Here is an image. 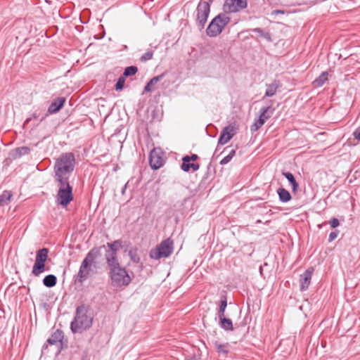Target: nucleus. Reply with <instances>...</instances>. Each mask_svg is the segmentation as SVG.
Here are the masks:
<instances>
[{
  "label": "nucleus",
  "instance_id": "f257e3e1",
  "mask_svg": "<svg viewBox=\"0 0 360 360\" xmlns=\"http://www.w3.org/2000/svg\"><path fill=\"white\" fill-rule=\"evenodd\" d=\"M75 160L71 153L63 154L56 162L55 176L57 181H68L74 169Z\"/></svg>",
  "mask_w": 360,
  "mask_h": 360
},
{
  "label": "nucleus",
  "instance_id": "f03ea898",
  "mask_svg": "<svg viewBox=\"0 0 360 360\" xmlns=\"http://www.w3.org/2000/svg\"><path fill=\"white\" fill-rule=\"evenodd\" d=\"M92 322V318L84 307L77 309V314L74 321L71 323V329L74 333L81 332L89 328Z\"/></svg>",
  "mask_w": 360,
  "mask_h": 360
},
{
  "label": "nucleus",
  "instance_id": "7ed1b4c3",
  "mask_svg": "<svg viewBox=\"0 0 360 360\" xmlns=\"http://www.w3.org/2000/svg\"><path fill=\"white\" fill-rule=\"evenodd\" d=\"M58 183V191L56 200L58 204L66 207L72 200V187L68 181H57Z\"/></svg>",
  "mask_w": 360,
  "mask_h": 360
},
{
  "label": "nucleus",
  "instance_id": "20e7f679",
  "mask_svg": "<svg viewBox=\"0 0 360 360\" xmlns=\"http://www.w3.org/2000/svg\"><path fill=\"white\" fill-rule=\"evenodd\" d=\"M173 248V240L170 238H167L150 251V257L155 259H159L162 257H167L172 253Z\"/></svg>",
  "mask_w": 360,
  "mask_h": 360
},
{
  "label": "nucleus",
  "instance_id": "39448f33",
  "mask_svg": "<svg viewBox=\"0 0 360 360\" xmlns=\"http://www.w3.org/2000/svg\"><path fill=\"white\" fill-rule=\"evenodd\" d=\"M110 276L112 284L116 286L127 285L131 281L126 270L120 265L110 268Z\"/></svg>",
  "mask_w": 360,
  "mask_h": 360
},
{
  "label": "nucleus",
  "instance_id": "423d86ee",
  "mask_svg": "<svg viewBox=\"0 0 360 360\" xmlns=\"http://www.w3.org/2000/svg\"><path fill=\"white\" fill-rule=\"evenodd\" d=\"M229 22V17L224 15H217L212 20L207 27L206 30L207 35L212 37L219 35Z\"/></svg>",
  "mask_w": 360,
  "mask_h": 360
},
{
  "label": "nucleus",
  "instance_id": "0eeeda50",
  "mask_svg": "<svg viewBox=\"0 0 360 360\" xmlns=\"http://www.w3.org/2000/svg\"><path fill=\"white\" fill-rule=\"evenodd\" d=\"M49 250L47 248L40 249L37 252L35 262L32 273L36 276H39L46 270L45 263L48 259Z\"/></svg>",
  "mask_w": 360,
  "mask_h": 360
},
{
  "label": "nucleus",
  "instance_id": "6e6552de",
  "mask_svg": "<svg viewBox=\"0 0 360 360\" xmlns=\"http://www.w3.org/2000/svg\"><path fill=\"white\" fill-rule=\"evenodd\" d=\"M95 258L96 254L94 253L93 251H91L83 260L78 273V279L80 282H82L88 278Z\"/></svg>",
  "mask_w": 360,
  "mask_h": 360
},
{
  "label": "nucleus",
  "instance_id": "1a4fd4ad",
  "mask_svg": "<svg viewBox=\"0 0 360 360\" xmlns=\"http://www.w3.org/2000/svg\"><path fill=\"white\" fill-rule=\"evenodd\" d=\"M248 0H225L224 9L226 12H238L247 7Z\"/></svg>",
  "mask_w": 360,
  "mask_h": 360
},
{
  "label": "nucleus",
  "instance_id": "9d476101",
  "mask_svg": "<svg viewBox=\"0 0 360 360\" xmlns=\"http://www.w3.org/2000/svg\"><path fill=\"white\" fill-rule=\"evenodd\" d=\"M164 160L161 153L156 149H153L150 155V165L154 169H158L163 165Z\"/></svg>",
  "mask_w": 360,
  "mask_h": 360
},
{
  "label": "nucleus",
  "instance_id": "9b49d317",
  "mask_svg": "<svg viewBox=\"0 0 360 360\" xmlns=\"http://www.w3.org/2000/svg\"><path fill=\"white\" fill-rule=\"evenodd\" d=\"M236 134V127L234 126H228L226 127L221 131L219 139V143L221 145H224L228 143L235 135Z\"/></svg>",
  "mask_w": 360,
  "mask_h": 360
},
{
  "label": "nucleus",
  "instance_id": "f8f14e48",
  "mask_svg": "<svg viewBox=\"0 0 360 360\" xmlns=\"http://www.w3.org/2000/svg\"><path fill=\"white\" fill-rule=\"evenodd\" d=\"M198 18L200 22H205L207 20L210 13V4L205 1H201L198 5Z\"/></svg>",
  "mask_w": 360,
  "mask_h": 360
},
{
  "label": "nucleus",
  "instance_id": "ddd939ff",
  "mask_svg": "<svg viewBox=\"0 0 360 360\" xmlns=\"http://www.w3.org/2000/svg\"><path fill=\"white\" fill-rule=\"evenodd\" d=\"M313 271H314L313 269H309L306 270L300 276V282L301 289L302 290H304L308 288V287L310 284V282H311Z\"/></svg>",
  "mask_w": 360,
  "mask_h": 360
},
{
  "label": "nucleus",
  "instance_id": "4468645a",
  "mask_svg": "<svg viewBox=\"0 0 360 360\" xmlns=\"http://www.w3.org/2000/svg\"><path fill=\"white\" fill-rule=\"evenodd\" d=\"M200 166L198 164L191 163L188 161V155L184 156L182 159V164L181 168L184 172H188L190 169L193 171H197L199 169Z\"/></svg>",
  "mask_w": 360,
  "mask_h": 360
},
{
  "label": "nucleus",
  "instance_id": "2eb2a0df",
  "mask_svg": "<svg viewBox=\"0 0 360 360\" xmlns=\"http://www.w3.org/2000/svg\"><path fill=\"white\" fill-rule=\"evenodd\" d=\"M65 100L64 98H58L56 101L53 102L49 108V112L55 113L58 112L63 105Z\"/></svg>",
  "mask_w": 360,
  "mask_h": 360
},
{
  "label": "nucleus",
  "instance_id": "dca6fc26",
  "mask_svg": "<svg viewBox=\"0 0 360 360\" xmlns=\"http://www.w3.org/2000/svg\"><path fill=\"white\" fill-rule=\"evenodd\" d=\"M216 350L219 356H226L229 352V345L216 342L214 343Z\"/></svg>",
  "mask_w": 360,
  "mask_h": 360
},
{
  "label": "nucleus",
  "instance_id": "f3484780",
  "mask_svg": "<svg viewBox=\"0 0 360 360\" xmlns=\"http://www.w3.org/2000/svg\"><path fill=\"white\" fill-rule=\"evenodd\" d=\"M163 77V74L159 76L155 77L152 78L150 82L146 84L144 88L146 91H152L154 90V86L160 81L161 78Z\"/></svg>",
  "mask_w": 360,
  "mask_h": 360
},
{
  "label": "nucleus",
  "instance_id": "a211bd4d",
  "mask_svg": "<svg viewBox=\"0 0 360 360\" xmlns=\"http://www.w3.org/2000/svg\"><path fill=\"white\" fill-rule=\"evenodd\" d=\"M106 259L110 268L115 265H119L117 262L116 252H108L106 254Z\"/></svg>",
  "mask_w": 360,
  "mask_h": 360
},
{
  "label": "nucleus",
  "instance_id": "6ab92c4d",
  "mask_svg": "<svg viewBox=\"0 0 360 360\" xmlns=\"http://www.w3.org/2000/svg\"><path fill=\"white\" fill-rule=\"evenodd\" d=\"M12 196L13 195L10 191H4L3 193L0 195V205L4 206L8 204L12 198Z\"/></svg>",
  "mask_w": 360,
  "mask_h": 360
},
{
  "label": "nucleus",
  "instance_id": "aec40b11",
  "mask_svg": "<svg viewBox=\"0 0 360 360\" xmlns=\"http://www.w3.org/2000/svg\"><path fill=\"white\" fill-rule=\"evenodd\" d=\"M279 198L282 202H286L291 199L290 193L285 188H281L278 190Z\"/></svg>",
  "mask_w": 360,
  "mask_h": 360
},
{
  "label": "nucleus",
  "instance_id": "412c9836",
  "mask_svg": "<svg viewBox=\"0 0 360 360\" xmlns=\"http://www.w3.org/2000/svg\"><path fill=\"white\" fill-rule=\"evenodd\" d=\"M221 326L226 330H233V324L231 319H226L224 316H220Z\"/></svg>",
  "mask_w": 360,
  "mask_h": 360
},
{
  "label": "nucleus",
  "instance_id": "4be33fe9",
  "mask_svg": "<svg viewBox=\"0 0 360 360\" xmlns=\"http://www.w3.org/2000/svg\"><path fill=\"white\" fill-rule=\"evenodd\" d=\"M328 72H323L317 79L314 81V85L317 87L321 86L328 80Z\"/></svg>",
  "mask_w": 360,
  "mask_h": 360
},
{
  "label": "nucleus",
  "instance_id": "5701e85b",
  "mask_svg": "<svg viewBox=\"0 0 360 360\" xmlns=\"http://www.w3.org/2000/svg\"><path fill=\"white\" fill-rule=\"evenodd\" d=\"M279 86L278 82H274L267 86L265 96H273L276 93Z\"/></svg>",
  "mask_w": 360,
  "mask_h": 360
},
{
  "label": "nucleus",
  "instance_id": "b1692460",
  "mask_svg": "<svg viewBox=\"0 0 360 360\" xmlns=\"http://www.w3.org/2000/svg\"><path fill=\"white\" fill-rule=\"evenodd\" d=\"M43 283L46 287H53L56 283V277L53 275H48L44 278Z\"/></svg>",
  "mask_w": 360,
  "mask_h": 360
},
{
  "label": "nucleus",
  "instance_id": "393cba45",
  "mask_svg": "<svg viewBox=\"0 0 360 360\" xmlns=\"http://www.w3.org/2000/svg\"><path fill=\"white\" fill-rule=\"evenodd\" d=\"M61 337L60 333H55L53 335L51 336L48 340V342L51 345H58L59 346L61 345V340L59 339Z\"/></svg>",
  "mask_w": 360,
  "mask_h": 360
},
{
  "label": "nucleus",
  "instance_id": "a878e982",
  "mask_svg": "<svg viewBox=\"0 0 360 360\" xmlns=\"http://www.w3.org/2000/svg\"><path fill=\"white\" fill-rule=\"evenodd\" d=\"M283 174L291 184L293 191H295L298 186V184L296 182L294 176L290 172H283Z\"/></svg>",
  "mask_w": 360,
  "mask_h": 360
},
{
  "label": "nucleus",
  "instance_id": "bb28decb",
  "mask_svg": "<svg viewBox=\"0 0 360 360\" xmlns=\"http://www.w3.org/2000/svg\"><path fill=\"white\" fill-rule=\"evenodd\" d=\"M138 71V69L135 66H129L125 68L123 77H129L131 75H134Z\"/></svg>",
  "mask_w": 360,
  "mask_h": 360
},
{
  "label": "nucleus",
  "instance_id": "cd10ccee",
  "mask_svg": "<svg viewBox=\"0 0 360 360\" xmlns=\"http://www.w3.org/2000/svg\"><path fill=\"white\" fill-rule=\"evenodd\" d=\"M269 110V108H264L262 109L261 115L259 117V120H260L264 124L266 122V121L270 117V115H269L267 112Z\"/></svg>",
  "mask_w": 360,
  "mask_h": 360
},
{
  "label": "nucleus",
  "instance_id": "c85d7f7f",
  "mask_svg": "<svg viewBox=\"0 0 360 360\" xmlns=\"http://www.w3.org/2000/svg\"><path fill=\"white\" fill-rule=\"evenodd\" d=\"M236 154V150H231L229 153V154H228L226 156H225L221 160V165H225L226 163H228L232 158Z\"/></svg>",
  "mask_w": 360,
  "mask_h": 360
},
{
  "label": "nucleus",
  "instance_id": "c756f323",
  "mask_svg": "<svg viewBox=\"0 0 360 360\" xmlns=\"http://www.w3.org/2000/svg\"><path fill=\"white\" fill-rule=\"evenodd\" d=\"M125 83V77L122 76L118 79V81L115 85V89L120 91L123 89Z\"/></svg>",
  "mask_w": 360,
  "mask_h": 360
},
{
  "label": "nucleus",
  "instance_id": "7c9ffc66",
  "mask_svg": "<svg viewBox=\"0 0 360 360\" xmlns=\"http://www.w3.org/2000/svg\"><path fill=\"white\" fill-rule=\"evenodd\" d=\"M108 246L110 249V252H117V249L121 247V243L119 241H115L112 243H108Z\"/></svg>",
  "mask_w": 360,
  "mask_h": 360
},
{
  "label": "nucleus",
  "instance_id": "2f4dec72",
  "mask_svg": "<svg viewBox=\"0 0 360 360\" xmlns=\"http://www.w3.org/2000/svg\"><path fill=\"white\" fill-rule=\"evenodd\" d=\"M263 124L264 123L260 120H257L251 126V131H257Z\"/></svg>",
  "mask_w": 360,
  "mask_h": 360
},
{
  "label": "nucleus",
  "instance_id": "473e14b6",
  "mask_svg": "<svg viewBox=\"0 0 360 360\" xmlns=\"http://www.w3.org/2000/svg\"><path fill=\"white\" fill-rule=\"evenodd\" d=\"M226 305H227V303H226V300H224L221 301L220 309H219V311L221 314V316H224V313L225 309L226 307Z\"/></svg>",
  "mask_w": 360,
  "mask_h": 360
},
{
  "label": "nucleus",
  "instance_id": "72a5a7b5",
  "mask_svg": "<svg viewBox=\"0 0 360 360\" xmlns=\"http://www.w3.org/2000/svg\"><path fill=\"white\" fill-rule=\"evenodd\" d=\"M153 56V52H147V53H145L142 56V57H141V60H143V61H146V60H150V59H152Z\"/></svg>",
  "mask_w": 360,
  "mask_h": 360
},
{
  "label": "nucleus",
  "instance_id": "f704fd0d",
  "mask_svg": "<svg viewBox=\"0 0 360 360\" xmlns=\"http://www.w3.org/2000/svg\"><path fill=\"white\" fill-rule=\"evenodd\" d=\"M330 224L332 228H336L340 225L339 220L336 218H333Z\"/></svg>",
  "mask_w": 360,
  "mask_h": 360
},
{
  "label": "nucleus",
  "instance_id": "c9c22d12",
  "mask_svg": "<svg viewBox=\"0 0 360 360\" xmlns=\"http://www.w3.org/2000/svg\"><path fill=\"white\" fill-rule=\"evenodd\" d=\"M338 237V233L334 231V232H331L329 235V238H328V240L330 242L334 240L336 238Z\"/></svg>",
  "mask_w": 360,
  "mask_h": 360
},
{
  "label": "nucleus",
  "instance_id": "e433bc0d",
  "mask_svg": "<svg viewBox=\"0 0 360 360\" xmlns=\"http://www.w3.org/2000/svg\"><path fill=\"white\" fill-rule=\"evenodd\" d=\"M353 134L355 139H356L358 141H360V127L356 129Z\"/></svg>",
  "mask_w": 360,
  "mask_h": 360
},
{
  "label": "nucleus",
  "instance_id": "4c0bfd02",
  "mask_svg": "<svg viewBox=\"0 0 360 360\" xmlns=\"http://www.w3.org/2000/svg\"><path fill=\"white\" fill-rule=\"evenodd\" d=\"M198 158V156L195 154L192 155L191 156H188V161H195Z\"/></svg>",
  "mask_w": 360,
  "mask_h": 360
},
{
  "label": "nucleus",
  "instance_id": "58836bf2",
  "mask_svg": "<svg viewBox=\"0 0 360 360\" xmlns=\"http://www.w3.org/2000/svg\"><path fill=\"white\" fill-rule=\"evenodd\" d=\"M276 13H283V11H277Z\"/></svg>",
  "mask_w": 360,
  "mask_h": 360
}]
</instances>
